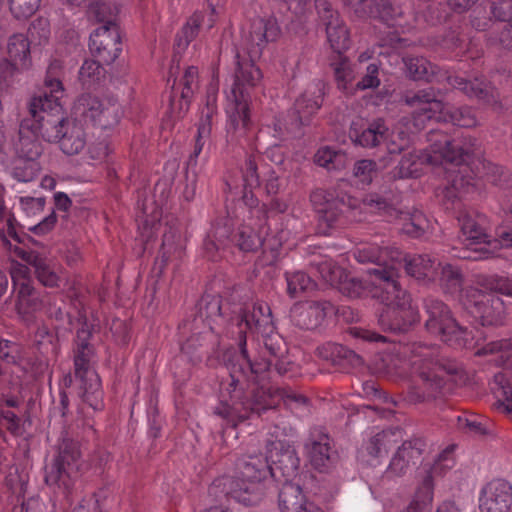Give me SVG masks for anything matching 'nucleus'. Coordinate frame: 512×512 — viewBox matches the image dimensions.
<instances>
[{
    "label": "nucleus",
    "instance_id": "nucleus-23",
    "mask_svg": "<svg viewBox=\"0 0 512 512\" xmlns=\"http://www.w3.org/2000/svg\"><path fill=\"white\" fill-rule=\"evenodd\" d=\"M468 297L475 308L476 317H480L483 325H493L502 321L504 316V304L502 300L494 294L483 293L477 289L468 291Z\"/></svg>",
    "mask_w": 512,
    "mask_h": 512
},
{
    "label": "nucleus",
    "instance_id": "nucleus-38",
    "mask_svg": "<svg viewBox=\"0 0 512 512\" xmlns=\"http://www.w3.org/2000/svg\"><path fill=\"white\" fill-rule=\"evenodd\" d=\"M438 122H450L459 127L471 128L476 126L477 118L470 107H453L443 103L441 112L435 119Z\"/></svg>",
    "mask_w": 512,
    "mask_h": 512
},
{
    "label": "nucleus",
    "instance_id": "nucleus-6",
    "mask_svg": "<svg viewBox=\"0 0 512 512\" xmlns=\"http://www.w3.org/2000/svg\"><path fill=\"white\" fill-rule=\"evenodd\" d=\"M429 148L405 154L392 170L393 179L417 178L425 165H438L443 161L460 164L464 157L473 153L472 144L460 145L446 133L431 130L428 134Z\"/></svg>",
    "mask_w": 512,
    "mask_h": 512
},
{
    "label": "nucleus",
    "instance_id": "nucleus-49",
    "mask_svg": "<svg viewBox=\"0 0 512 512\" xmlns=\"http://www.w3.org/2000/svg\"><path fill=\"white\" fill-rule=\"evenodd\" d=\"M233 242L244 252H252L262 246V238L249 225H242L233 236Z\"/></svg>",
    "mask_w": 512,
    "mask_h": 512
},
{
    "label": "nucleus",
    "instance_id": "nucleus-35",
    "mask_svg": "<svg viewBox=\"0 0 512 512\" xmlns=\"http://www.w3.org/2000/svg\"><path fill=\"white\" fill-rule=\"evenodd\" d=\"M491 391L497 398L495 408L508 416H512V384L504 373L494 375L490 383Z\"/></svg>",
    "mask_w": 512,
    "mask_h": 512
},
{
    "label": "nucleus",
    "instance_id": "nucleus-39",
    "mask_svg": "<svg viewBox=\"0 0 512 512\" xmlns=\"http://www.w3.org/2000/svg\"><path fill=\"white\" fill-rule=\"evenodd\" d=\"M17 298L19 310L25 313L38 311L45 303V296L32 285L31 280H24L20 284Z\"/></svg>",
    "mask_w": 512,
    "mask_h": 512
},
{
    "label": "nucleus",
    "instance_id": "nucleus-3",
    "mask_svg": "<svg viewBox=\"0 0 512 512\" xmlns=\"http://www.w3.org/2000/svg\"><path fill=\"white\" fill-rule=\"evenodd\" d=\"M402 354L408 357L412 379L409 384V398L413 402H423L440 394L444 379L443 373L451 376L463 372L461 363L449 358H435V349L422 344L403 347Z\"/></svg>",
    "mask_w": 512,
    "mask_h": 512
},
{
    "label": "nucleus",
    "instance_id": "nucleus-42",
    "mask_svg": "<svg viewBox=\"0 0 512 512\" xmlns=\"http://www.w3.org/2000/svg\"><path fill=\"white\" fill-rule=\"evenodd\" d=\"M119 9L105 1H96L89 5L87 16L91 20L103 23L102 26H118L116 23Z\"/></svg>",
    "mask_w": 512,
    "mask_h": 512
},
{
    "label": "nucleus",
    "instance_id": "nucleus-41",
    "mask_svg": "<svg viewBox=\"0 0 512 512\" xmlns=\"http://www.w3.org/2000/svg\"><path fill=\"white\" fill-rule=\"evenodd\" d=\"M491 182L503 190V210L512 216V175L504 168L490 164Z\"/></svg>",
    "mask_w": 512,
    "mask_h": 512
},
{
    "label": "nucleus",
    "instance_id": "nucleus-44",
    "mask_svg": "<svg viewBox=\"0 0 512 512\" xmlns=\"http://www.w3.org/2000/svg\"><path fill=\"white\" fill-rule=\"evenodd\" d=\"M317 165L329 171L344 169L348 164V157L343 151L334 150L330 147L320 148L314 156Z\"/></svg>",
    "mask_w": 512,
    "mask_h": 512
},
{
    "label": "nucleus",
    "instance_id": "nucleus-13",
    "mask_svg": "<svg viewBox=\"0 0 512 512\" xmlns=\"http://www.w3.org/2000/svg\"><path fill=\"white\" fill-rule=\"evenodd\" d=\"M226 150L234 153L237 147H243L250 123L249 101L244 100L243 94L233 92V97L227 96Z\"/></svg>",
    "mask_w": 512,
    "mask_h": 512
},
{
    "label": "nucleus",
    "instance_id": "nucleus-47",
    "mask_svg": "<svg viewBox=\"0 0 512 512\" xmlns=\"http://www.w3.org/2000/svg\"><path fill=\"white\" fill-rule=\"evenodd\" d=\"M399 219L403 221L402 230L412 237L421 236L429 228L428 219L419 210L401 211Z\"/></svg>",
    "mask_w": 512,
    "mask_h": 512
},
{
    "label": "nucleus",
    "instance_id": "nucleus-8",
    "mask_svg": "<svg viewBox=\"0 0 512 512\" xmlns=\"http://www.w3.org/2000/svg\"><path fill=\"white\" fill-rule=\"evenodd\" d=\"M427 315V331L454 348H473V336L452 317L449 307L439 299L428 297L424 300Z\"/></svg>",
    "mask_w": 512,
    "mask_h": 512
},
{
    "label": "nucleus",
    "instance_id": "nucleus-26",
    "mask_svg": "<svg viewBox=\"0 0 512 512\" xmlns=\"http://www.w3.org/2000/svg\"><path fill=\"white\" fill-rule=\"evenodd\" d=\"M398 266V272L402 267L405 268L407 274L418 281H423L426 283L436 281L438 276V268L440 266V262L430 255H414L409 259L403 254V258L401 260V266ZM400 273H398V277Z\"/></svg>",
    "mask_w": 512,
    "mask_h": 512
},
{
    "label": "nucleus",
    "instance_id": "nucleus-59",
    "mask_svg": "<svg viewBox=\"0 0 512 512\" xmlns=\"http://www.w3.org/2000/svg\"><path fill=\"white\" fill-rule=\"evenodd\" d=\"M377 171V164L375 161L370 159H362L355 162L353 175L358 179L360 183L368 185L377 175Z\"/></svg>",
    "mask_w": 512,
    "mask_h": 512
},
{
    "label": "nucleus",
    "instance_id": "nucleus-22",
    "mask_svg": "<svg viewBox=\"0 0 512 512\" xmlns=\"http://www.w3.org/2000/svg\"><path fill=\"white\" fill-rule=\"evenodd\" d=\"M512 506V486L505 480L489 482L480 493L481 512H510Z\"/></svg>",
    "mask_w": 512,
    "mask_h": 512
},
{
    "label": "nucleus",
    "instance_id": "nucleus-56",
    "mask_svg": "<svg viewBox=\"0 0 512 512\" xmlns=\"http://www.w3.org/2000/svg\"><path fill=\"white\" fill-rule=\"evenodd\" d=\"M101 61L97 60H86L80 68L79 78L84 85L92 86L99 82L104 74Z\"/></svg>",
    "mask_w": 512,
    "mask_h": 512
},
{
    "label": "nucleus",
    "instance_id": "nucleus-34",
    "mask_svg": "<svg viewBox=\"0 0 512 512\" xmlns=\"http://www.w3.org/2000/svg\"><path fill=\"white\" fill-rule=\"evenodd\" d=\"M311 503L305 499L300 485L289 482L286 479L278 497L280 512H297Z\"/></svg>",
    "mask_w": 512,
    "mask_h": 512
},
{
    "label": "nucleus",
    "instance_id": "nucleus-33",
    "mask_svg": "<svg viewBox=\"0 0 512 512\" xmlns=\"http://www.w3.org/2000/svg\"><path fill=\"white\" fill-rule=\"evenodd\" d=\"M447 80L453 88L463 91L469 97H476L488 103L497 104L493 94V88L480 78L467 80L460 76H449Z\"/></svg>",
    "mask_w": 512,
    "mask_h": 512
},
{
    "label": "nucleus",
    "instance_id": "nucleus-45",
    "mask_svg": "<svg viewBox=\"0 0 512 512\" xmlns=\"http://www.w3.org/2000/svg\"><path fill=\"white\" fill-rule=\"evenodd\" d=\"M437 268L438 276L436 280H438L440 287L446 293H456L461 290L463 275L457 267L451 264L442 265L440 263V266H437Z\"/></svg>",
    "mask_w": 512,
    "mask_h": 512
},
{
    "label": "nucleus",
    "instance_id": "nucleus-17",
    "mask_svg": "<svg viewBox=\"0 0 512 512\" xmlns=\"http://www.w3.org/2000/svg\"><path fill=\"white\" fill-rule=\"evenodd\" d=\"M319 21L325 26L327 39L332 49L338 53L348 49L349 33L339 14L327 0H315Z\"/></svg>",
    "mask_w": 512,
    "mask_h": 512
},
{
    "label": "nucleus",
    "instance_id": "nucleus-21",
    "mask_svg": "<svg viewBox=\"0 0 512 512\" xmlns=\"http://www.w3.org/2000/svg\"><path fill=\"white\" fill-rule=\"evenodd\" d=\"M402 100L406 105L417 108L413 113L414 125L417 128H421L425 120H435L443 108V103L436 99L431 88L408 91L402 96Z\"/></svg>",
    "mask_w": 512,
    "mask_h": 512
},
{
    "label": "nucleus",
    "instance_id": "nucleus-18",
    "mask_svg": "<svg viewBox=\"0 0 512 512\" xmlns=\"http://www.w3.org/2000/svg\"><path fill=\"white\" fill-rule=\"evenodd\" d=\"M279 28L273 18H256L248 32L243 35V48L249 58L257 60L261 57L264 48L269 41H274L278 36Z\"/></svg>",
    "mask_w": 512,
    "mask_h": 512
},
{
    "label": "nucleus",
    "instance_id": "nucleus-37",
    "mask_svg": "<svg viewBox=\"0 0 512 512\" xmlns=\"http://www.w3.org/2000/svg\"><path fill=\"white\" fill-rule=\"evenodd\" d=\"M198 70L194 66H190L186 69L183 78L182 85L183 89L181 92V100L176 105L175 100L170 103V113L174 118H180L188 110L189 99L194 92V87L197 84Z\"/></svg>",
    "mask_w": 512,
    "mask_h": 512
},
{
    "label": "nucleus",
    "instance_id": "nucleus-25",
    "mask_svg": "<svg viewBox=\"0 0 512 512\" xmlns=\"http://www.w3.org/2000/svg\"><path fill=\"white\" fill-rule=\"evenodd\" d=\"M311 201L317 209L320 223H325L327 228H331L339 220L343 207V199L334 196L333 192L323 189H317L312 192Z\"/></svg>",
    "mask_w": 512,
    "mask_h": 512
},
{
    "label": "nucleus",
    "instance_id": "nucleus-32",
    "mask_svg": "<svg viewBox=\"0 0 512 512\" xmlns=\"http://www.w3.org/2000/svg\"><path fill=\"white\" fill-rule=\"evenodd\" d=\"M181 329L183 330L182 334L186 331L191 332V335L187 337L185 342L181 345L182 353L189 356L191 361L199 360V352L204 348L206 338L212 336V332H208L207 329L199 330L200 326L197 325L196 318H193L192 321L183 322Z\"/></svg>",
    "mask_w": 512,
    "mask_h": 512
},
{
    "label": "nucleus",
    "instance_id": "nucleus-24",
    "mask_svg": "<svg viewBox=\"0 0 512 512\" xmlns=\"http://www.w3.org/2000/svg\"><path fill=\"white\" fill-rule=\"evenodd\" d=\"M235 58V79L228 96L233 97V92L235 94L241 93L244 100L249 101V89L256 87L261 82L262 73L254 63L256 60L241 58L239 53L236 54Z\"/></svg>",
    "mask_w": 512,
    "mask_h": 512
},
{
    "label": "nucleus",
    "instance_id": "nucleus-28",
    "mask_svg": "<svg viewBox=\"0 0 512 512\" xmlns=\"http://www.w3.org/2000/svg\"><path fill=\"white\" fill-rule=\"evenodd\" d=\"M388 132L389 129L385 122L382 119H377L362 130L353 124L349 135L354 143L365 148H373L387 139Z\"/></svg>",
    "mask_w": 512,
    "mask_h": 512
},
{
    "label": "nucleus",
    "instance_id": "nucleus-16",
    "mask_svg": "<svg viewBox=\"0 0 512 512\" xmlns=\"http://www.w3.org/2000/svg\"><path fill=\"white\" fill-rule=\"evenodd\" d=\"M324 95V84L315 82L307 87L303 94L295 101L289 115L290 122L287 129L296 132L303 125L308 124L310 117L321 107Z\"/></svg>",
    "mask_w": 512,
    "mask_h": 512
},
{
    "label": "nucleus",
    "instance_id": "nucleus-48",
    "mask_svg": "<svg viewBox=\"0 0 512 512\" xmlns=\"http://www.w3.org/2000/svg\"><path fill=\"white\" fill-rule=\"evenodd\" d=\"M287 292L291 297H297L300 293L313 290L315 282L302 271L286 272Z\"/></svg>",
    "mask_w": 512,
    "mask_h": 512
},
{
    "label": "nucleus",
    "instance_id": "nucleus-64",
    "mask_svg": "<svg viewBox=\"0 0 512 512\" xmlns=\"http://www.w3.org/2000/svg\"><path fill=\"white\" fill-rule=\"evenodd\" d=\"M28 34L31 38V40H29L30 43L34 42L41 45L46 42L50 35L48 20L45 18L35 19L29 26Z\"/></svg>",
    "mask_w": 512,
    "mask_h": 512
},
{
    "label": "nucleus",
    "instance_id": "nucleus-50",
    "mask_svg": "<svg viewBox=\"0 0 512 512\" xmlns=\"http://www.w3.org/2000/svg\"><path fill=\"white\" fill-rule=\"evenodd\" d=\"M202 19V15L198 13L193 14L188 19L181 31L177 34L176 46L178 49L184 50L189 45V43L195 39V37L198 35Z\"/></svg>",
    "mask_w": 512,
    "mask_h": 512
},
{
    "label": "nucleus",
    "instance_id": "nucleus-27",
    "mask_svg": "<svg viewBox=\"0 0 512 512\" xmlns=\"http://www.w3.org/2000/svg\"><path fill=\"white\" fill-rule=\"evenodd\" d=\"M224 305L220 297L216 295L205 294L202 296L197 304V314L194 318L197 319V325L207 322L208 332H213L214 326L224 323L223 314Z\"/></svg>",
    "mask_w": 512,
    "mask_h": 512
},
{
    "label": "nucleus",
    "instance_id": "nucleus-53",
    "mask_svg": "<svg viewBox=\"0 0 512 512\" xmlns=\"http://www.w3.org/2000/svg\"><path fill=\"white\" fill-rule=\"evenodd\" d=\"M260 156L254 153L247 154L242 167L243 181L246 188H257L260 185L258 163Z\"/></svg>",
    "mask_w": 512,
    "mask_h": 512
},
{
    "label": "nucleus",
    "instance_id": "nucleus-61",
    "mask_svg": "<svg viewBox=\"0 0 512 512\" xmlns=\"http://www.w3.org/2000/svg\"><path fill=\"white\" fill-rule=\"evenodd\" d=\"M34 274L38 281L46 287L53 288L59 285L60 277L56 272L53 261L49 258Z\"/></svg>",
    "mask_w": 512,
    "mask_h": 512
},
{
    "label": "nucleus",
    "instance_id": "nucleus-4",
    "mask_svg": "<svg viewBox=\"0 0 512 512\" xmlns=\"http://www.w3.org/2000/svg\"><path fill=\"white\" fill-rule=\"evenodd\" d=\"M373 279V297L384 305L378 314L380 327L393 333L408 331L420 317L411 304L410 295L398 281L396 270L378 268Z\"/></svg>",
    "mask_w": 512,
    "mask_h": 512
},
{
    "label": "nucleus",
    "instance_id": "nucleus-40",
    "mask_svg": "<svg viewBox=\"0 0 512 512\" xmlns=\"http://www.w3.org/2000/svg\"><path fill=\"white\" fill-rule=\"evenodd\" d=\"M64 75L63 65L60 60L54 59L50 62L44 79L43 94L48 95V99H63L65 89L62 84Z\"/></svg>",
    "mask_w": 512,
    "mask_h": 512
},
{
    "label": "nucleus",
    "instance_id": "nucleus-63",
    "mask_svg": "<svg viewBox=\"0 0 512 512\" xmlns=\"http://www.w3.org/2000/svg\"><path fill=\"white\" fill-rule=\"evenodd\" d=\"M462 429L474 436H485L492 433V424L477 418H458Z\"/></svg>",
    "mask_w": 512,
    "mask_h": 512
},
{
    "label": "nucleus",
    "instance_id": "nucleus-19",
    "mask_svg": "<svg viewBox=\"0 0 512 512\" xmlns=\"http://www.w3.org/2000/svg\"><path fill=\"white\" fill-rule=\"evenodd\" d=\"M334 312V305L326 300L295 303L290 310L292 324L302 330H315L325 317Z\"/></svg>",
    "mask_w": 512,
    "mask_h": 512
},
{
    "label": "nucleus",
    "instance_id": "nucleus-5",
    "mask_svg": "<svg viewBox=\"0 0 512 512\" xmlns=\"http://www.w3.org/2000/svg\"><path fill=\"white\" fill-rule=\"evenodd\" d=\"M69 324L75 329L73 339L74 373L80 382L81 397L94 410L103 407L101 382L93 364L96 357L95 324L79 312L75 321L69 319Z\"/></svg>",
    "mask_w": 512,
    "mask_h": 512
},
{
    "label": "nucleus",
    "instance_id": "nucleus-29",
    "mask_svg": "<svg viewBox=\"0 0 512 512\" xmlns=\"http://www.w3.org/2000/svg\"><path fill=\"white\" fill-rule=\"evenodd\" d=\"M316 355L335 366L349 364L359 366L363 363L361 356L353 350L332 342L324 343L317 347Z\"/></svg>",
    "mask_w": 512,
    "mask_h": 512
},
{
    "label": "nucleus",
    "instance_id": "nucleus-54",
    "mask_svg": "<svg viewBox=\"0 0 512 512\" xmlns=\"http://www.w3.org/2000/svg\"><path fill=\"white\" fill-rule=\"evenodd\" d=\"M227 238L228 228L225 226L217 227L212 233L208 234L204 240V250L210 259L215 260L217 252L225 246Z\"/></svg>",
    "mask_w": 512,
    "mask_h": 512
},
{
    "label": "nucleus",
    "instance_id": "nucleus-11",
    "mask_svg": "<svg viewBox=\"0 0 512 512\" xmlns=\"http://www.w3.org/2000/svg\"><path fill=\"white\" fill-rule=\"evenodd\" d=\"M74 113L86 122L101 129H109L118 124L121 106L113 97L100 98L92 94H82L74 104Z\"/></svg>",
    "mask_w": 512,
    "mask_h": 512
},
{
    "label": "nucleus",
    "instance_id": "nucleus-46",
    "mask_svg": "<svg viewBox=\"0 0 512 512\" xmlns=\"http://www.w3.org/2000/svg\"><path fill=\"white\" fill-rule=\"evenodd\" d=\"M310 266L328 284L335 286L344 276V271L333 260L327 257H318L310 262Z\"/></svg>",
    "mask_w": 512,
    "mask_h": 512
},
{
    "label": "nucleus",
    "instance_id": "nucleus-52",
    "mask_svg": "<svg viewBox=\"0 0 512 512\" xmlns=\"http://www.w3.org/2000/svg\"><path fill=\"white\" fill-rule=\"evenodd\" d=\"M404 61L407 74L413 80H428L433 74L431 63L423 57L407 58Z\"/></svg>",
    "mask_w": 512,
    "mask_h": 512
},
{
    "label": "nucleus",
    "instance_id": "nucleus-58",
    "mask_svg": "<svg viewBox=\"0 0 512 512\" xmlns=\"http://www.w3.org/2000/svg\"><path fill=\"white\" fill-rule=\"evenodd\" d=\"M40 172V166L38 162L20 159L14 166L12 175L19 182H30L33 181Z\"/></svg>",
    "mask_w": 512,
    "mask_h": 512
},
{
    "label": "nucleus",
    "instance_id": "nucleus-7",
    "mask_svg": "<svg viewBox=\"0 0 512 512\" xmlns=\"http://www.w3.org/2000/svg\"><path fill=\"white\" fill-rule=\"evenodd\" d=\"M62 99H48L47 94L33 97L28 103L29 117L21 120V132L33 131L47 142L56 143L66 122Z\"/></svg>",
    "mask_w": 512,
    "mask_h": 512
},
{
    "label": "nucleus",
    "instance_id": "nucleus-12",
    "mask_svg": "<svg viewBox=\"0 0 512 512\" xmlns=\"http://www.w3.org/2000/svg\"><path fill=\"white\" fill-rule=\"evenodd\" d=\"M462 241L465 245L456 257L461 259L481 260L489 256V252L483 247H473L476 245L490 244V235L487 232V218L482 214H462L459 217Z\"/></svg>",
    "mask_w": 512,
    "mask_h": 512
},
{
    "label": "nucleus",
    "instance_id": "nucleus-20",
    "mask_svg": "<svg viewBox=\"0 0 512 512\" xmlns=\"http://www.w3.org/2000/svg\"><path fill=\"white\" fill-rule=\"evenodd\" d=\"M89 49L103 64L113 63L122 50L118 26L97 28L90 35Z\"/></svg>",
    "mask_w": 512,
    "mask_h": 512
},
{
    "label": "nucleus",
    "instance_id": "nucleus-36",
    "mask_svg": "<svg viewBox=\"0 0 512 512\" xmlns=\"http://www.w3.org/2000/svg\"><path fill=\"white\" fill-rule=\"evenodd\" d=\"M8 59L19 65L20 69H29L31 66L30 41L24 34L17 33L10 36L7 43Z\"/></svg>",
    "mask_w": 512,
    "mask_h": 512
},
{
    "label": "nucleus",
    "instance_id": "nucleus-60",
    "mask_svg": "<svg viewBox=\"0 0 512 512\" xmlns=\"http://www.w3.org/2000/svg\"><path fill=\"white\" fill-rule=\"evenodd\" d=\"M34 274L38 281L46 287L53 288L59 285L60 277L56 272L53 261L49 258Z\"/></svg>",
    "mask_w": 512,
    "mask_h": 512
},
{
    "label": "nucleus",
    "instance_id": "nucleus-43",
    "mask_svg": "<svg viewBox=\"0 0 512 512\" xmlns=\"http://www.w3.org/2000/svg\"><path fill=\"white\" fill-rule=\"evenodd\" d=\"M39 136L33 131L21 132L19 125V140L16 144L17 153L21 159L36 161L42 153V146L37 140Z\"/></svg>",
    "mask_w": 512,
    "mask_h": 512
},
{
    "label": "nucleus",
    "instance_id": "nucleus-30",
    "mask_svg": "<svg viewBox=\"0 0 512 512\" xmlns=\"http://www.w3.org/2000/svg\"><path fill=\"white\" fill-rule=\"evenodd\" d=\"M370 443L374 448H417L418 446L427 445V441L420 436H415L411 439L404 440L403 432L400 428L382 430L371 437Z\"/></svg>",
    "mask_w": 512,
    "mask_h": 512
},
{
    "label": "nucleus",
    "instance_id": "nucleus-15",
    "mask_svg": "<svg viewBox=\"0 0 512 512\" xmlns=\"http://www.w3.org/2000/svg\"><path fill=\"white\" fill-rule=\"evenodd\" d=\"M452 452L453 450H441L433 466L417 488L412 500L400 512H431L434 496L433 474L438 473L442 468L450 469L453 466Z\"/></svg>",
    "mask_w": 512,
    "mask_h": 512
},
{
    "label": "nucleus",
    "instance_id": "nucleus-14",
    "mask_svg": "<svg viewBox=\"0 0 512 512\" xmlns=\"http://www.w3.org/2000/svg\"><path fill=\"white\" fill-rule=\"evenodd\" d=\"M353 255L359 263H372L375 265V267L368 268L366 271L372 286L375 270H378V268L385 270L393 268L398 273L397 265L401 266L403 258V252L398 248L368 242L360 244L354 250Z\"/></svg>",
    "mask_w": 512,
    "mask_h": 512
},
{
    "label": "nucleus",
    "instance_id": "nucleus-31",
    "mask_svg": "<svg viewBox=\"0 0 512 512\" xmlns=\"http://www.w3.org/2000/svg\"><path fill=\"white\" fill-rule=\"evenodd\" d=\"M61 151L69 156L79 154L86 146V134L83 126L70 119L61 133L59 140Z\"/></svg>",
    "mask_w": 512,
    "mask_h": 512
},
{
    "label": "nucleus",
    "instance_id": "nucleus-10",
    "mask_svg": "<svg viewBox=\"0 0 512 512\" xmlns=\"http://www.w3.org/2000/svg\"><path fill=\"white\" fill-rule=\"evenodd\" d=\"M83 465L80 450H58L53 463L47 467L45 482L57 488L70 503L78 472Z\"/></svg>",
    "mask_w": 512,
    "mask_h": 512
},
{
    "label": "nucleus",
    "instance_id": "nucleus-9",
    "mask_svg": "<svg viewBox=\"0 0 512 512\" xmlns=\"http://www.w3.org/2000/svg\"><path fill=\"white\" fill-rule=\"evenodd\" d=\"M246 298H248L246 296ZM229 309L231 316L230 325L235 327L239 338V347L246 346V334L248 332H258L264 334L273 330V321L270 307L266 303L241 301L238 291L231 295Z\"/></svg>",
    "mask_w": 512,
    "mask_h": 512
},
{
    "label": "nucleus",
    "instance_id": "nucleus-57",
    "mask_svg": "<svg viewBox=\"0 0 512 512\" xmlns=\"http://www.w3.org/2000/svg\"><path fill=\"white\" fill-rule=\"evenodd\" d=\"M337 450H309L310 463L319 472H326L337 460Z\"/></svg>",
    "mask_w": 512,
    "mask_h": 512
},
{
    "label": "nucleus",
    "instance_id": "nucleus-55",
    "mask_svg": "<svg viewBox=\"0 0 512 512\" xmlns=\"http://www.w3.org/2000/svg\"><path fill=\"white\" fill-rule=\"evenodd\" d=\"M371 4V14L369 16L379 18L386 23H389V21L394 20L402 14V10L394 6L388 0H373Z\"/></svg>",
    "mask_w": 512,
    "mask_h": 512
},
{
    "label": "nucleus",
    "instance_id": "nucleus-51",
    "mask_svg": "<svg viewBox=\"0 0 512 512\" xmlns=\"http://www.w3.org/2000/svg\"><path fill=\"white\" fill-rule=\"evenodd\" d=\"M332 67L338 89L350 92L352 90L350 89L352 82L355 78L351 63L346 59H341L338 62H334Z\"/></svg>",
    "mask_w": 512,
    "mask_h": 512
},
{
    "label": "nucleus",
    "instance_id": "nucleus-62",
    "mask_svg": "<svg viewBox=\"0 0 512 512\" xmlns=\"http://www.w3.org/2000/svg\"><path fill=\"white\" fill-rule=\"evenodd\" d=\"M41 0H9L10 11L18 19L32 16L40 7Z\"/></svg>",
    "mask_w": 512,
    "mask_h": 512
},
{
    "label": "nucleus",
    "instance_id": "nucleus-1",
    "mask_svg": "<svg viewBox=\"0 0 512 512\" xmlns=\"http://www.w3.org/2000/svg\"><path fill=\"white\" fill-rule=\"evenodd\" d=\"M262 336L259 358L254 361L249 358L246 346L240 347V351L229 349L223 355L230 382L221 392L223 399L215 413L234 427L248 419L251 413L260 416L262 412L274 407L271 396H266L262 389L255 392L253 400H244V391L250 383H255L257 378L271 367L283 375L290 371L293 364L288 355L287 344L281 335L271 330Z\"/></svg>",
    "mask_w": 512,
    "mask_h": 512
},
{
    "label": "nucleus",
    "instance_id": "nucleus-2",
    "mask_svg": "<svg viewBox=\"0 0 512 512\" xmlns=\"http://www.w3.org/2000/svg\"><path fill=\"white\" fill-rule=\"evenodd\" d=\"M270 455H250L236 462V474L218 480L226 495L246 506L257 504L263 496L262 480L270 474L281 473L287 479L293 476L299 465L295 450H267Z\"/></svg>",
    "mask_w": 512,
    "mask_h": 512
}]
</instances>
